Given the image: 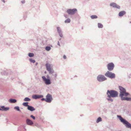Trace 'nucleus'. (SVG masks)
I'll return each mask as SVG.
<instances>
[{"label":"nucleus","instance_id":"f03ea898","mask_svg":"<svg viewBox=\"0 0 131 131\" xmlns=\"http://www.w3.org/2000/svg\"><path fill=\"white\" fill-rule=\"evenodd\" d=\"M117 117L121 122L127 128H131V124L125 119H123L121 116L117 115Z\"/></svg>","mask_w":131,"mask_h":131},{"label":"nucleus","instance_id":"1a4fd4ad","mask_svg":"<svg viewBox=\"0 0 131 131\" xmlns=\"http://www.w3.org/2000/svg\"><path fill=\"white\" fill-rule=\"evenodd\" d=\"M52 100L51 95L49 94H48L46 96V102L48 103H50Z\"/></svg>","mask_w":131,"mask_h":131},{"label":"nucleus","instance_id":"72a5a7b5","mask_svg":"<svg viewBox=\"0 0 131 131\" xmlns=\"http://www.w3.org/2000/svg\"><path fill=\"white\" fill-rule=\"evenodd\" d=\"M21 2L23 4H24L25 3V1L24 0L22 1H21Z\"/></svg>","mask_w":131,"mask_h":131},{"label":"nucleus","instance_id":"39448f33","mask_svg":"<svg viewBox=\"0 0 131 131\" xmlns=\"http://www.w3.org/2000/svg\"><path fill=\"white\" fill-rule=\"evenodd\" d=\"M46 67L47 70L49 72L50 74H52L54 73V71L51 69V67L50 64L47 63L46 64Z\"/></svg>","mask_w":131,"mask_h":131},{"label":"nucleus","instance_id":"b1692460","mask_svg":"<svg viewBox=\"0 0 131 131\" xmlns=\"http://www.w3.org/2000/svg\"><path fill=\"white\" fill-rule=\"evenodd\" d=\"M30 100V99L28 97H26L24 99V101H29Z\"/></svg>","mask_w":131,"mask_h":131},{"label":"nucleus","instance_id":"ea45409f","mask_svg":"<svg viewBox=\"0 0 131 131\" xmlns=\"http://www.w3.org/2000/svg\"><path fill=\"white\" fill-rule=\"evenodd\" d=\"M130 23H131V21H130Z\"/></svg>","mask_w":131,"mask_h":131},{"label":"nucleus","instance_id":"f3484780","mask_svg":"<svg viewBox=\"0 0 131 131\" xmlns=\"http://www.w3.org/2000/svg\"><path fill=\"white\" fill-rule=\"evenodd\" d=\"M16 100L12 99L9 100V102L11 103H15L16 102Z\"/></svg>","mask_w":131,"mask_h":131},{"label":"nucleus","instance_id":"4be33fe9","mask_svg":"<svg viewBox=\"0 0 131 131\" xmlns=\"http://www.w3.org/2000/svg\"><path fill=\"white\" fill-rule=\"evenodd\" d=\"M28 102H24V103H23V104L24 106H28H28H29L28 105Z\"/></svg>","mask_w":131,"mask_h":131},{"label":"nucleus","instance_id":"58836bf2","mask_svg":"<svg viewBox=\"0 0 131 131\" xmlns=\"http://www.w3.org/2000/svg\"><path fill=\"white\" fill-rule=\"evenodd\" d=\"M45 73H46V71L45 72Z\"/></svg>","mask_w":131,"mask_h":131},{"label":"nucleus","instance_id":"412c9836","mask_svg":"<svg viewBox=\"0 0 131 131\" xmlns=\"http://www.w3.org/2000/svg\"><path fill=\"white\" fill-rule=\"evenodd\" d=\"M102 121V119L101 117H99L97 119L96 121V122L97 123H99L100 122Z\"/></svg>","mask_w":131,"mask_h":131},{"label":"nucleus","instance_id":"423d86ee","mask_svg":"<svg viewBox=\"0 0 131 131\" xmlns=\"http://www.w3.org/2000/svg\"><path fill=\"white\" fill-rule=\"evenodd\" d=\"M105 75L110 78H114L115 77V74L114 73L109 71H107L105 74Z\"/></svg>","mask_w":131,"mask_h":131},{"label":"nucleus","instance_id":"4468645a","mask_svg":"<svg viewBox=\"0 0 131 131\" xmlns=\"http://www.w3.org/2000/svg\"><path fill=\"white\" fill-rule=\"evenodd\" d=\"M9 109L8 107H5L4 106L0 107V110L7 111L9 110Z\"/></svg>","mask_w":131,"mask_h":131},{"label":"nucleus","instance_id":"6e6552de","mask_svg":"<svg viewBox=\"0 0 131 131\" xmlns=\"http://www.w3.org/2000/svg\"><path fill=\"white\" fill-rule=\"evenodd\" d=\"M42 78L43 80L45 82V83L47 85H49L51 83L50 80L49 79H47L45 76L42 77Z\"/></svg>","mask_w":131,"mask_h":131},{"label":"nucleus","instance_id":"2f4dec72","mask_svg":"<svg viewBox=\"0 0 131 131\" xmlns=\"http://www.w3.org/2000/svg\"><path fill=\"white\" fill-rule=\"evenodd\" d=\"M41 100L42 101H46V99H44V98H42L41 99Z\"/></svg>","mask_w":131,"mask_h":131},{"label":"nucleus","instance_id":"e433bc0d","mask_svg":"<svg viewBox=\"0 0 131 131\" xmlns=\"http://www.w3.org/2000/svg\"><path fill=\"white\" fill-rule=\"evenodd\" d=\"M47 77L48 78H49V75H47Z\"/></svg>","mask_w":131,"mask_h":131},{"label":"nucleus","instance_id":"cd10ccee","mask_svg":"<svg viewBox=\"0 0 131 131\" xmlns=\"http://www.w3.org/2000/svg\"><path fill=\"white\" fill-rule=\"evenodd\" d=\"M14 108L17 110L18 111H20L19 107L18 106L15 107H14Z\"/></svg>","mask_w":131,"mask_h":131},{"label":"nucleus","instance_id":"2eb2a0df","mask_svg":"<svg viewBox=\"0 0 131 131\" xmlns=\"http://www.w3.org/2000/svg\"><path fill=\"white\" fill-rule=\"evenodd\" d=\"M126 13L124 11H122L119 12L118 14V15L120 17H122Z\"/></svg>","mask_w":131,"mask_h":131},{"label":"nucleus","instance_id":"393cba45","mask_svg":"<svg viewBox=\"0 0 131 131\" xmlns=\"http://www.w3.org/2000/svg\"><path fill=\"white\" fill-rule=\"evenodd\" d=\"M45 49L46 50L48 51L50 50L51 48L50 47H46Z\"/></svg>","mask_w":131,"mask_h":131},{"label":"nucleus","instance_id":"6ab92c4d","mask_svg":"<svg viewBox=\"0 0 131 131\" xmlns=\"http://www.w3.org/2000/svg\"><path fill=\"white\" fill-rule=\"evenodd\" d=\"M97 25L99 28H102L103 27V25L101 23H98Z\"/></svg>","mask_w":131,"mask_h":131},{"label":"nucleus","instance_id":"20e7f679","mask_svg":"<svg viewBox=\"0 0 131 131\" xmlns=\"http://www.w3.org/2000/svg\"><path fill=\"white\" fill-rule=\"evenodd\" d=\"M77 12V10L76 8L72 9H68L67 11V13L70 15H73Z\"/></svg>","mask_w":131,"mask_h":131},{"label":"nucleus","instance_id":"c756f323","mask_svg":"<svg viewBox=\"0 0 131 131\" xmlns=\"http://www.w3.org/2000/svg\"><path fill=\"white\" fill-rule=\"evenodd\" d=\"M53 75L54 76L55 78H56L57 75V74H56L55 73V74H53Z\"/></svg>","mask_w":131,"mask_h":131},{"label":"nucleus","instance_id":"f8f14e48","mask_svg":"<svg viewBox=\"0 0 131 131\" xmlns=\"http://www.w3.org/2000/svg\"><path fill=\"white\" fill-rule=\"evenodd\" d=\"M43 96V95H34L32 96V98L34 99H36L42 98Z\"/></svg>","mask_w":131,"mask_h":131},{"label":"nucleus","instance_id":"7c9ffc66","mask_svg":"<svg viewBox=\"0 0 131 131\" xmlns=\"http://www.w3.org/2000/svg\"><path fill=\"white\" fill-rule=\"evenodd\" d=\"M107 100H108V101H111L112 102L113 101V100L112 99H107Z\"/></svg>","mask_w":131,"mask_h":131},{"label":"nucleus","instance_id":"473e14b6","mask_svg":"<svg viewBox=\"0 0 131 131\" xmlns=\"http://www.w3.org/2000/svg\"><path fill=\"white\" fill-rule=\"evenodd\" d=\"M63 58L64 59H66V57L65 55H64L63 56Z\"/></svg>","mask_w":131,"mask_h":131},{"label":"nucleus","instance_id":"5701e85b","mask_svg":"<svg viewBox=\"0 0 131 131\" xmlns=\"http://www.w3.org/2000/svg\"><path fill=\"white\" fill-rule=\"evenodd\" d=\"M57 29L58 33H61V30L60 27H57Z\"/></svg>","mask_w":131,"mask_h":131},{"label":"nucleus","instance_id":"c85d7f7f","mask_svg":"<svg viewBox=\"0 0 131 131\" xmlns=\"http://www.w3.org/2000/svg\"><path fill=\"white\" fill-rule=\"evenodd\" d=\"M30 117L34 119H35V117L32 115H31Z\"/></svg>","mask_w":131,"mask_h":131},{"label":"nucleus","instance_id":"9d476101","mask_svg":"<svg viewBox=\"0 0 131 131\" xmlns=\"http://www.w3.org/2000/svg\"><path fill=\"white\" fill-rule=\"evenodd\" d=\"M107 67L109 71H112L114 68V65L113 63H110L108 64Z\"/></svg>","mask_w":131,"mask_h":131},{"label":"nucleus","instance_id":"c9c22d12","mask_svg":"<svg viewBox=\"0 0 131 131\" xmlns=\"http://www.w3.org/2000/svg\"><path fill=\"white\" fill-rule=\"evenodd\" d=\"M64 16L66 18H67V15H64Z\"/></svg>","mask_w":131,"mask_h":131},{"label":"nucleus","instance_id":"aec40b11","mask_svg":"<svg viewBox=\"0 0 131 131\" xmlns=\"http://www.w3.org/2000/svg\"><path fill=\"white\" fill-rule=\"evenodd\" d=\"M90 17L91 19H96L97 18V16L96 15H92Z\"/></svg>","mask_w":131,"mask_h":131},{"label":"nucleus","instance_id":"f257e3e1","mask_svg":"<svg viewBox=\"0 0 131 131\" xmlns=\"http://www.w3.org/2000/svg\"><path fill=\"white\" fill-rule=\"evenodd\" d=\"M119 88L120 90L119 96L121 97L122 100L131 101V98L123 97L124 96H127L129 95L128 93L126 92L125 89L121 86H119Z\"/></svg>","mask_w":131,"mask_h":131},{"label":"nucleus","instance_id":"4c0bfd02","mask_svg":"<svg viewBox=\"0 0 131 131\" xmlns=\"http://www.w3.org/2000/svg\"><path fill=\"white\" fill-rule=\"evenodd\" d=\"M4 3H5V1L4 0H2V1Z\"/></svg>","mask_w":131,"mask_h":131},{"label":"nucleus","instance_id":"dca6fc26","mask_svg":"<svg viewBox=\"0 0 131 131\" xmlns=\"http://www.w3.org/2000/svg\"><path fill=\"white\" fill-rule=\"evenodd\" d=\"M27 108L28 110L31 111H33L35 110V109L33 107L29 106H28Z\"/></svg>","mask_w":131,"mask_h":131},{"label":"nucleus","instance_id":"a878e982","mask_svg":"<svg viewBox=\"0 0 131 131\" xmlns=\"http://www.w3.org/2000/svg\"><path fill=\"white\" fill-rule=\"evenodd\" d=\"M28 56L30 57H32L34 56V54L32 53H29L28 54Z\"/></svg>","mask_w":131,"mask_h":131},{"label":"nucleus","instance_id":"9b49d317","mask_svg":"<svg viewBox=\"0 0 131 131\" xmlns=\"http://www.w3.org/2000/svg\"><path fill=\"white\" fill-rule=\"evenodd\" d=\"M110 5L111 6H112L115 8L118 9H120V6H119L114 3H111Z\"/></svg>","mask_w":131,"mask_h":131},{"label":"nucleus","instance_id":"bb28decb","mask_svg":"<svg viewBox=\"0 0 131 131\" xmlns=\"http://www.w3.org/2000/svg\"><path fill=\"white\" fill-rule=\"evenodd\" d=\"M30 61L33 63H34L35 62V61L31 59H29Z\"/></svg>","mask_w":131,"mask_h":131},{"label":"nucleus","instance_id":"7ed1b4c3","mask_svg":"<svg viewBox=\"0 0 131 131\" xmlns=\"http://www.w3.org/2000/svg\"><path fill=\"white\" fill-rule=\"evenodd\" d=\"M107 94L108 95V97L109 98H110L111 97H114L117 96L118 93L115 91L108 90L107 92Z\"/></svg>","mask_w":131,"mask_h":131},{"label":"nucleus","instance_id":"a211bd4d","mask_svg":"<svg viewBox=\"0 0 131 131\" xmlns=\"http://www.w3.org/2000/svg\"><path fill=\"white\" fill-rule=\"evenodd\" d=\"M71 20L70 19L68 18L66 20L64 21V22L66 23H68L70 22Z\"/></svg>","mask_w":131,"mask_h":131},{"label":"nucleus","instance_id":"ddd939ff","mask_svg":"<svg viewBox=\"0 0 131 131\" xmlns=\"http://www.w3.org/2000/svg\"><path fill=\"white\" fill-rule=\"evenodd\" d=\"M27 124L29 125H31L33 124V122L30 120L27 119L26 120Z\"/></svg>","mask_w":131,"mask_h":131},{"label":"nucleus","instance_id":"0eeeda50","mask_svg":"<svg viewBox=\"0 0 131 131\" xmlns=\"http://www.w3.org/2000/svg\"><path fill=\"white\" fill-rule=\"evenodd\" d=\"M107 79L105 76L102 75H99L97 77V79L99 82L104 81Z\"/></svg>","mask_w":131,"mask_h":131},{"label":"nucleus","instance_id":"f704fd0d","mask_svg":"<svg viewBox=\"0 0 131 131\" xmlns=\"http://www.w3.org/2000/svg\"><path fill=\"white\" fill-rule=\"evenodd\" d=\"M58 45H59V46H60V44H59V42H58Z\"/></svg>","mask_w":131,"mask_h":131}]
</instances>
